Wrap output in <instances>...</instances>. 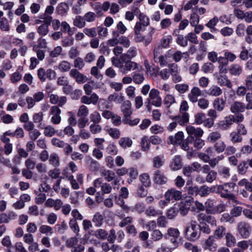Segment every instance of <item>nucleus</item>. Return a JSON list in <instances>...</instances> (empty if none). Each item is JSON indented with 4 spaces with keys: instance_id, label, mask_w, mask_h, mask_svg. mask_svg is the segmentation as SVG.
Returning <instances> with one entry per match:
<instances>
[{
    "instance_id": "obj_1",
    "label": "nucleus",
    "mask_w": 252,
    "mask_h": 252,
    "mask_svg": "<svg viewBox=\"0 0 252 252\" xmlns=\"http://www.w3.org/2000/svg\"><path fill=\"white\" fill-rule=\"evenodd\" d=\"M130 60L125 59V61H122L120 57H113L112 58V63L113 65L119 68L120 71L123 74H126L131 70L142 69L141 66H139L136 63Z\"/></svg>"
},
{
    "instance_id": "obj_2",
    "label": "nucleus",
    "mask_w": 252,
    "mask_h": 252,
    "mask_svg": "<svg viewBox=\"0 0 252 252\" xmlns=\"http://www.w3.org/2000/svg\"><path fill=\"white\" fill-rule=\"evenodd\" d=\"M164 200L159 202V205L161 208H164L170 203H173L176 201H179L182 197V192L175 188L168 189L164 195Z\"/></svg>"
},
{
    "instance_id": "obj_3",
    "label": "nucleus",
    "mask_w": 252,
    "mask_h": 252,
    "mask_svg": "<svg viewBox=\"0 0 252 252\" xmlns=\"http://www.w3.org/2000/svg\"><path fill=\"white\" fill-rule=\"evenodd\" d=\"M39 18L43 19L44 21L37 28V32L41 36H45L49 32V27L52 22V17L51 16H45L44 15H40Z\"/></svg>"
},
{
    "instance_id": "obj_4",
    "label": "nucleus",
    "mask_w": 252,
    "mask_h": 252,
    "mask_svg": "<svg viewBox=\"0 0 252 252\" xmlns=\"http://www.w3.org/2000/svg\"><path fill=\"white\" fill-rule=\"evenodd\" d=\"M186 237L190 241H195L200 236L199 227L192 224L190 226L187 227L185 231Z\"/></svg>"
},
{
    "instance_id": "obj_5",
    "label": "nucleus",
    "mask_w": 252,
    "mask_h": 252,
    "mask_svg": "<svg viewBox=\"0 0 252 252\" xmlns=\"http://www.w3.org/2000/svg\"><path fill=\"white\" fill-rule=\"evenodd\" d=\"M235 16L239 20H244L247 23H252V11L245 12L241 9H236Z\"/></svg>"
},
{
    "instance_id": "obj_6",
    "label": "nucleus",
    "mask_w": 252,
    "mask_h": 252,
    "mask_svg": "<svg viewBox=\"0 0 252 252\" xmlns=\"http://www.w3.org/2000/svg\"><path fill=\"white\" fill-rule=\"evenodd\" d=\"M61 109L57 106H53L50 109L49 114L51 116V122L54 125H58L61 122Z\"/></svg>"
},
{
    "instance_id": "obj_7",
    "label": "nucleus",
    "mask_w": 252,
    "mask_h": 252,
    "mask_svg": "<svg viewBox=\"0 0 252 252\" xmlns=\"http://www.w3.org/2000/svg\"><path fill=\"white\" fill-rule=\"evenodd\" d=\"M237 228L240 235L243 238L245 239L249 237L251 228L248 223L245 221L239 222Z\"/></svg>"
},
{
    "instance_id": "obj_8",
    "label": "nucleus",
    "mask_w": 252,
    "mask_h": 252,
    "mask_svg": "<svg viewBox=\"0 0 252 252\" xmlns=\"http://www.w3.org/2000/svg\"><path fill=\"white\" fill-rule=\"evenodd\" d=\"M186 129L188 134L191 138L201 137L204 133L202 128L200 127H195L191 125L187 126Z\"/></svg>"
},
{
    "instance_id": "obj_9",
    "label": "nucleus",
    "mask_w": 252,
    "mask_h": 252,
    "mask_svg": "<svg viewBox=\"0 0 252 252\" xmlns=\"http://www.w3.org/2000/svg\"><path fill=\"white\" fill-rule=\"evenodd\" d=\"M234 123V116L229 115L224 117L223 120L220 121L218 125L222 130H227Z\"/></svg>"
},
{
    "instance_id": "obj_10",
    "label": "nucleus",
    "mask_w": 252,
    "mask_h": 252,
    "mask_svg": "<svg viewBox=\"0 0 252 252\" xmlns=\"http://www.w3.org/2000/svg\"><path fill=\"white\" fill-rule=\"evenodd\" d=\"M69 75L73 78L76 82L79 84H83L87 81L86 76L80 73L76 69H72L69 72Z\"/></svg>"
},
{
    "instance_id": "obj_11",
    "label": "nucleus",
    "mask_w": 252,
    "mask_h": 252,
    "mask_svg": "<svg viewBox=\"0 0 252 252\" xmlns=\"http://www.w3.org/2000/svg\"><path fill=\"white\" fill-rule=\"evenodd\" d=\"M121 111L124 115V119L130 117L132 114L131 103L129 100L124 101L121 106Z\"/></svg>"
},
{
    "instance_id": "obj_12",
    "label": "nucleus",
    "mask_w": 252,
    "mask_h": 252,
    "mask_svg": "<svg viewBox=\"0 0 252 252\" xmlns=\"http://www.w3.org/2000/svg\"><path fill=\"white\" fill-rule=\"evenodd\" d=\"M201 95V90L197 87H193L188 94V98L190 102L195 103L197 101L198 97Z\"/></svg>"
},
{
    "instance_id": "obj_13",
    "label": "nucleus",
    "mask_w": 252,
    "mask_h": 252,
    "mask_svg": "<svg viewBox=\"0 0 252 252\" xmlns=\"http://www.w3.org/2000/svg\"><path fill=\"white\" fill-rule=\"evenodd\" d=\"M193 202L192 198L181 202L179 204V210L181 214L183 215H186L189 210L190 207Z\"/></svg>"
},
{
    "instance_id": "obj_14",
    "label": "nucleus",
    "mask_w": 252,
    "mask_h": 252,
    "mask_svg": "<svg viewBox=\"0 0 252 252\" xmlns=\"http://www.w3.org/2000/svg\"><path fill=\"white\" fill-rule=\"evenodd\" d=\"M216 237L215 236H210L205 241L203 247L205 249H208L211 251H215L217 249V244L215 243Z\"/></svg>"
},
{
    "instance_id": "obj_15",
    "label": "nucleus",
    "mask_w": 252,
    "mask_h": 252,
    "mask_svg": "<svg viewBox=\"0 0 252 252\" xmlns=\"http://www.w3.org/2000/svg\"><path fill=\"white\" fill-rule=\"evenodd\" d=\"M137 55V50L135 47H131L127 50L126 53L122 54L120 56L121 59L122 61H125V59L131 60L135 57Z\"/></svg>"
},
{
    "instance_id": "obj_16",
    "label": "nucleus",
    "mask_w": 252,
    "mask_h": 252,
    "mask_svg": "<svg viewBox=\"0 0 252 252\" xmlns=\"http://www.w3.org/2000/svg\"><path fill=\"white\" fill-rule=\"evenodd\" d=\"M153 179L154 182L159 185L164 184L167 182V178L159 170L154 172Z\"/></svg>"
},
{
    "instance_id": "obj_17",
    "label": "nucleus",
    "mask_w": 252,
    "mask_h": 252,
    "mask_svg": "<svg viewBox=\"0 0 252 252\" xmlns=\"http://www.w3.org/2000/svg\"><path fill=\"white\" fill-rule=\"evenodd\" d=\"M245 109V104L239 101H235L230 107V111L233 113L243 112Z\"/></svg>"
},
{
    "instance_id": "obj_18",
    "label": "nucleus",
    "mask_w": 252,
    "mask_h": 252,
    "mask_svg": "<svg viewBox=\"0 0 252 252\" xmlns=\"http://www.w3.org/2000/svg\"><path fill=\"white\" fill-rule=\"evenodd\" d=\"M144 65L146 69L147 73L152 76L157 77L158 76L159 67L158 66H150L149 64L148 61L145 60L144 61Z\"/></svg>"
},
{
    "instance_id": "obj_19",
    "label": "nucleus",
    "mask_w": 252,
    "mask_h": 252,
    "mask_svg": "<svg viewBox=\"0 0 252 252\" xmlns=\"http://www.w3.org/2000/svg\"><path fill=\"white\" fill-rule=\"evenodd\" d=\"M213 105L218 111H222L225 108V101L222 98L217 97L214 100Z\"/></svg>"
},
{
    "instance_id": "obj_20",
    "label": "nucleus",
    "mask_w": 252,
    "mask_h": 252,
    "mask_svg": "<svg viewBox=\"0 0 252 252\" xmlns=\"http://www.w3.org/2000/svg\"><path fill=\"white\" fill-rule=\"evenodd\" d=\"M217 83L221 86H226L228 88L232 87L231 81L227 78L226 75H220L217 78Z\"/></svg>"
},
{
    "instance_id": "obj_21",
    "label": "nucleus",
    "mask_w": 252,
    "mask_h": 252,
    "mask_svg": "<svg viewBox=\"0 0 252 252\" xmlns=\"http://www.w3.org/2000/svg\"><path fill=\"white\" fill-rule=\"evenodd\" d=\"M170 167L172 170L174 171L178 170L181 168V158L180 156H176L174 157L170 164Z\"/></svg>"
},
{
    "instance_id": "obj_22",
    "label": "nucleus",
    "mask_w": 252,
    "mask_h": 252,
    "mask_svg": "<svg viewBox=\"0 0 252 252\" xmlns=\"http://www.w3.org/2000/svg\"><path fill=\"white\" fill-rule=\"evenodd\" d=\"M124 96L122 94L114 93L108 97V100L110 102H115L116 103H121L124 100Z\"/></svg>"
},
{
    "instance_id": "obj_23",
    "label": "nucleus",
    "mask_w": 252,
    "mask_h": 252,
    "mask_svg": "<svg viewBox=\"0 0 252 252\" xmlns=\"http://www.w3.org/2000/svg\"><path fill=\"white\" fill-rule=\"evenodd\" d=\"M155 30L154 28L151 27L149 33L146 35H143L141 42H142L145 46L148 45L152 42L153 34L155 32Z\"/></svg>"
},
{
    "instance_id": "obj_24",
    "label": "nucleus",
    "mask_w": 252,
    "mask_h": 252,
    "mask_svg": "<svg viewBox=\"0 0 252 252\" xmlns=\"http://www.w3.org/2000/svg\"><path fill=\"white\" fill-rule=\"evenodd\" d=\"M222 93V90L219 87L216 85L210 87L207 92V94L212 96H219Z\"/></svg>"
},
{
    "instance_id": "obj_25",
    "label": "nucleus",
    "mask_w": 252,
    "mask_h": 252,
    "mask_svg": "<svg viewBox=\"0 0 252 252\" xmlns=\"http://www.w3.org/2000/svg\"><path fill=\"white\" fill-rule=\"evenodd\" d=\"M146 214L150 217H158V220L163 218L162 213L160 210H156L153 207H149L146 210Z\"/></svg>"
},
{
    "instance_id": "obj_26",
    "label": "nucleus",
    "mask_w": 252,
    "mask_h": 252,
    "mask_svg": "<svg viewBox=\"0 0 252 252\" xmlns=\"http://www.w3.org/2000/svg\"><path fill=\"white\" fill-rule=\"evenodd\" d=\"M87 2L86 0H78L76 4L72 8V12L74 14H79L82 12L81 6L85 5Z\"/></svg>"
},
{
    "instance_id": "obj_27",
    "label": "nucleus",
    "mask_w": 252,
    "mask_h": 252,
    "mask_svg": "<svg viewBox=\"0 0 252 252\" xmlns=\"http://www.w3.org/2000/svg\"><path fill=\"white\" fill-rule=\"evenodd\" d=\"M63 174L64 175L66 179H67L68 181H70V184L73 189H79V184L76 182V181L74 179V176L72 175L68 174L67 173H66L65 170L63 171Z\"/></svg>"
},
{
    "instance_id": "obj_28",
    "label": "nucleus",
    "mask_w": 252,
    "mask_h": 252,
    "mask_svg": "<svg viewBox=\"0 0 252 252\" xmlns=\"http://www.w3.org/2000/svg\"><path fill=\"white\" fill-rule=\"evenodd\" d=\"M229 72L232 75L238 76L242 72V67L238 64H233L230 66Z\"/></svg>"
},
{
    "instance_id": "obj_29",
    "label": "nucleus",
    "mask_w": 252,
    "mask_h": 252,
    "mask_svg": "<svg viewBox=\"0 0 252 252\" xmlns=\"http://www.w3.org/2000/svg\"><path fill=\"white\" fill-rule=\"evenodd\" d=\"M71 68V64L66 61H63L59 63L57 68L61 72H66L68 71Z\"/></svg>"
},
{
    "instance_id": "obj_30",
    "label": "nucleus",
    "mask_w": 252,
    "mask_h": 252,
    "mask_svg": "<svg viewBox=\"0 0 252 252\" xmlns=\"http://www.w3.org/2000/svg\"><path fill=\"white\" fill-rule=\"evenodd\" d=\"M153 162L154 167L159 168L162 166L164 163V156L160 155L156 156L153 159Z\"/></svg>"
},
{
    "instance_id": "obj_31",
    "label": "nucleus",
    "mask_w": 252,
    "mask_h": 252,
    "mask_svg": "<svg viewBox=\"0 0 252 252\" xmlns=\"http://www.w3.org/2000/svg\"><path fill=\"white\" fill-rule=\"evenodd\" d=\"M219 22V18L217 16H215L211 19L206 24L205 26L210 29L211 32H215L217 29L215 26Z\"/></svg>"
},
{
    "instance_id": "obj_32",
    "label": "nucleus",
    "mask_w": 252,
    "mask_h": 252,
    "mask_svg": "<svg viewBox=\"0 0 252 252\" xmlns=\"http://www.w3.org/2000/svg\"><path fill=\"white\" fill-rule=\"evenodd\" d=\"M101 175L108 182L112 181L114 179L115 177V173L113 171L109 170H104L102 171Z\"/></svg>"
},
{
    "instance_id": "obj_33",
    "label": "nucleus",
    "mask_w": 252,
    "mask_h": 252,
    "mask_svg": "<svg viewBox=\"0 0 252 252\" xmlns=\"http://www.w3.org/2000/svg\"><path fill=\"white\" fill-rule=\"evenodd\" d=\"M119 144L122 148L126 149L131 146L132 141L128 137H122L120 139Z\"/></svg>"
},
{
    "instance_id": "obj_34",
    "label": "nucleus",
    "mask_w": 252,
    "mask_h": 252,
    "mask_svg": "<svg viewBox=\"0 0 252 252\" xmlns=\"http://www.w3.org/2000/svg\"><path fill=\"white\" fill-rule=\"evenodd\" d=\"M110 136L113 139H118L121 135L120 130L116 128H107L105 129Z\"/></svg>"
},
{
    "instance_id": "obj_35",
    "label": "nucleus",
    "mask_w": 252,
    "mask_h": 252,
    "mask_svg": "<svg viewBox=\"0 0 252 252\" xmlns=\"http://www.w3.org/2000/svg\"><path fill=\"white\" fill-rule=\"evenodd\" d=\"M73 25L78 28H82L84 27L86 25L84 18L80 16H76L73 20Z\"/></svg>"
},
{
    "instance_id": "obj_36",
    "label": "nucleus",
    "mask_w": 252,
    "mask_h": 252,
    "mask_svg": "<svg viewBox=\"0 0 252 252\" xmlns=\"http://www.w3.org/2000/svg\"><path fill=\"white\" fill-rule=\"evenodd\" d=\"M218 63V68L219 69L220 73H226L227 72L226 67L228 65V63H226L225 59H223V58H220Z\"/></svg>"
},
{
    "instance_id": "obj_37",
    "label": "nucleus",
    "mask_w": 252,
    "mask_h": 252,
    "mask_svg": "<svg viewBox=\"0 0 252 252\" xmlns=\"http://www.w3.org/2000/svg\"><path fill=\"white\" fill-rule=\"evenodd\" d=\"M167 58L168 56L166 55H160L154 59V60L155 62L156 63H158L160 66L163 67L166 66L168 64Z\"/></svg>"
},
{
    "instance_id": "obj_38",
    "label": "nucleus",
    "mask_w": 252,
    "mask_h": 252,
    "mask_svg": "<svg viewBox=\"0 0 252 252\" xmlns=\"http://www.w3.org/2000/svg\"><path fill=\"white\" fill-rule=\"evenodd\" d=\"M183 55H186L185 58L188 59L189 54L187 52L182 53L180 51H177L173 54L172 57L175 62H179L181 60Z\"/></svg>"
},
{
    "instance_id": "obj_39",
    "label": "nucleus",
    "mask_w": 252,
    "mask_h": 252,
    "mask_svg": "<svg viewBox=\"0 0 252 252\" xmlns=\"http://www.w3.org/2000/svg\"><path fill=\"white\" fill-rule=\"evenodd\" d=\"M214 148L217 153H221L225 151L226 145L224 142L220 140L214 144Z\"/></svg>"
},
{
    "instance_id": "obj_40",
    "label": "nucleus",
    "mask_w": 252,
    "mask_h": 252,
    "mask_svg": "<svg viewBox=\"0 0 252 252\" xmlns=\"http://www.w3.org/2000/svg\"><path fill=\"white\" fill-rule=\"evenodd\" d=\"M141 145L143 151L147 152L150 149V142L147 136H144L141 138Z\"/></svg>"
},
{
    "instance_id": "obj_41",
    "label": "nucleus",
    "mask_w": 252,
    "mask_h": 252,
    "mask_svg": "<svg viewBox=\"0 0 252 252\" xmlns=\"http://www.w3.org/2000/svg\"><path fill=\"white\" fill-rule=\"evenodd\" d=\"M49 162L54 167H58L60 165V159L58 155L56 153L51 154L49 159Z\"/></svg>"
},
{
    "instance_id": "obj_42",
    "label": "nucleus",
    "mask_w": 252,
    "mask_h": 252,
    "mask_svg": "<svg viewBox=\"0 0 252 252\" xmlns=\"http://www.w3.org/2000/svg\"><path fill=\"white\" fill-rule=\"evenodd\" d=\"M139 179L143 186L146 187L150 186L151 182L150 176L147 173H143L139 176Z\"/></svg>"
},
{
    "instance_id": "obj_43",
    "label": "nucleus",
    "mask_w": 252,
    "mask_h": 252,
    "mask_svg": "<svg viewBox=\"0 0 252 252\" xmlns=\"http://www.w3.org/2000/svg\"><path fill=\"white\" fill-rule=\"evenodd\" d=\"M176 102L174 95L170 94H166L164 98L163 103L167 107H169L172 104Z\"/></svg>"
},
{
    "instance_id": "obj_44",
    "label": "nucleus",
    "mask_w": 252,
    "mask_h": 252,
    "mask_svg": "<svg viewBox=\"0 0 252 252\" xmlns=\"http://www.w3.org/2000/svg\"><path fill=\"white\" fill-rule=\"evenodd\" d=\"M172 39V36L170 35L163 36L160 40V46L162 48H168Z\"/></svg>"
},
{
    "instance_id": "obj_45",
    "label": "nucleus",
    "mask_w": 252,
    "mask_h": 252,
    "mask_svg": "<svg viewBox=\"0 0 252 252\" xmlns=\"http://www.w3.org/2000/svg\"><path fill=\"white\" fill-rule=\"evenodd\" d=\"M68 9V6L66 3L62 2L58 5L57 7V11L58 14L63 15L67 13Z\"/></svg>"
},
{
    "instance_id": "obj_46",
    "label": "nucleus",
    "mask_w": 252,
    "mask_h": 252,
    "mask_svg": "<svg viewBox=\"0 0 252 252\" xmlns=\"http://www.w3.org/2000/svg\"><path fill=\"white\" fill-rule=\"evenodd\" d=\"M218 172L219 175L225 179L228 178L230 176V169L227 167H220L218 170Z\"/></svg>"
},
{
    "instance_id": "obj_47",
    "label": "nucleus",
    "mask_w": 252,
    "mask_h": 252,
    "mask_svg": "<svg viewBox=\"0 0 252 252\" xmlns=\"http://www.w3.org/2000/svg\"><path fill=\"white\" fill-rule=\"evenodd\" d=\"M214 202L213 200L208 199L205 203L204 207L208 212L213 214L215 212V209L214 207Z\"/></svg>"
},
{
    "instance_id": "obj_48",
    "label": "nucleus",
    "mask_w": 252,
    "mask_h": 252,
    "mask_svg": "<svg viewBox=\"0 0 252 252\" xmlns=\"http://www.w3.org/2000/svg\"><path fill=\"white\" fill-rule=\"evenodd\" d=\"M223 58L225 59L226 63H228V62H233L237 58V56L234 53L230 51H225L224 53V57Z\"/></svg>"
},
{
    "instance_id": "obj_49",
    "label": "nucleus",
    "mask_w": 252,
    "mask_h": 252,
    "mask_svg": "<svg viewBox=\"0 0 252 252\" xmlns=\"http://www.w3.org/2000/svg\"><path fill=\"white\" fill-rule=\"evenodd\" d=\"M208 59L212 63L219 62L220 58H223V57H218V54L215 51H211L208 53Z\"/></svg>"
},
{
    "instance_id": "obj_50",
    "label": "nucleus",
    "mask_w": 252,
    "mask_h": 252,
    "mask_svg": "<svg viewBox=\"0 0 252 252\" xmlns=\"http://www.w3.org/2000/svg\"><path fill=\"white\" fill-rule=\"evenodd\" d=\"M90 120L93 124H98L101 120L100 114L97 111H94L90 114Z\"/></svg>"
},
{
    "instance_id": "obj_51",
    "label": "nucleus",
    "mask_w": 252,
    "mask_h": 252,
    "mask_svg": "<svg viewBox=\"0 0 252 252\" xmlns=\"http://www.w3.org/2000/svg\"><path fill=\"white\" fill-rule=\"evenodd\" d=\"M200 21V17L198 14L195 12H192L190 15L189 18V23L190 26L192 27V26L196 25L197 24H199Z\"/></svg>"
},
{
    "instance_id": "obj_52",
    "label": "nucleus",
    "mask_w": 252,
    "mask_h": 252,
    "mask_svg": "<svg viewBox=\"0 0 252 252\" xmlns=\"http://www.w3.org/2000/svg\"><path fill=\"white\" fill-rule=\"evenodd\" d=\"M197 105L202 109H206L209 106V101L205 98H201L197 99Z\"/></svg>"
},
{
    "instance_id": "obj_53",
    "label": "nucleus",
    "mask_w": 252,
    "mask_h": 252,
    "mask_svg": "<svg viewBox=\"0 0 252 252\" xmlns=\"http://www.w3.org/2000/svg\"><path fill=\"white\" fill-rule=\"evenodd\" d=\"M175 89L180 94H184L189 90V86L187 84H178L175 86Z\"/></svg>"
},
{
    "instance_id": "obj_54",
    "label": "nucleus",
    "mask_w": 252,
    "mask_h": 252,
    "mask_svg": "<svg viewBox=\"0 0 252 252\" xmlns=\"http://www.w3.org/2000/svg\"><path fill=\"white\" fill-rule=\"evenodd\" d=\"M0 29L3 31H8L9 30L8 21L5 17L0 18Z\"/></svg>"
},
{
    "instance_id": "obj_55",
    "label": "nucleus",
    "mask_w": 252,
    "mask_h": 252,
    "mask_svg": "<svg viewBox=\"0 0 252 252\" xmlns=\"http://www.w3.org/2000/svg\"><path fill=\"white\" fill-rule=\"evenodd\" d=\"M89 114V109L87 106L82 105L80 106L78 113L77 116L81 117H86Z\"/></svg>"
},
{
    "instance_id": "obj_56",
    "label": "nucleus",
    "mask_w": 252,
    "mask_h": 252,
    "mask_svg": "<svg viewBox=\"0 0 252 252\" xmlns=\"http://www.w3.org/2000/svg\"><path fill=\"white\" fill-rule=\"evenodd\" d=\"M176 43L182 47H186L188 45L187 37L183 35H178L176 39Z\"/></svg>"
},
{
    "instance_id": "obj_57",
    "label": "nucleus",
    "mask_w": 252,
    "mask_h": 252,
    "mask_svg": "<svg viewBox=\"0 0 252 252\" xmlns=\"http://www.w3.org/2000/svg\"><path fill=\"white\" fill-rule=\"evenodd\" d=\"M217 173L214 170L210 171L205 177L206 181L208 183H212L217 178Z\"/></svg>"
},
{
    "instance_id": "obj_58",
    "label": "nucleus",
    "mask_w": 252,
    "mask_h": 252,
    "mask_svg": "<svg viewBox=\"0 0 252 252\" xmlns=\"http://www.w3.org/2000/svg\"><path fill=\"white\" fill-rule=\"evenodd\" d=\"M56 133L55 129L51 126H47L44 127V134L47 137H52Z\"/></svg>"
},
{
    "instance_id": "obj_59",
    "label": "nucleus",
    "mask_w": 252,
    "mask_h": 252,
    "mask_svg": "<svg viewBox=\"0 0 252 252\" xmlns=\"http://www.w3.org/2000/svg\"><path fill=\"white\" fill-rule=\"evenodd\" d=\"M205 119V115L203 113H198L194 116V122L196 124L200 125L203 124Z\"/></svg>"
},
{
    "instance_id": "obj_60",
    "label": "nucleus",
    "mask_w": 252,
    "mask_h": 252,
    "mask_svg": "<svg viewBox=\"0 0 252 252\" xmlns=\"http://www.w3.org/2000/svg\"><path fill=\"white\" fill-rule=\"evenodd\" d=\"M168 70L170 73V75H172L174 74L180 73V69L177 64L175 63H172L168 64Z\"/></svg>"
},
{
    "instance_id": "obj_61",
    "label": "nucleus",
    "mask_w": 252,
    "mask_h": 252,
    "mask_svg": "<svg viewBox=\"0 0 252 252\" xmlns=\"http://www.w3.org/2000/svg\"><path fill=\"white\" fill-rule=\"evenodd\" d=\"M158 76L163 80H167L170 77V73L167 68L159 69Z\"/></svg>"
},
{
    "instance_id": "obj_62",
    "label": "nucleus",
    "mask_w": 252,
    "mask_h": 252,
    "mask_svg": "<svg viewBox=\"0 0 252 252\" xmlns=\"http://www.w3.org/2000/svg\"><path fill=\"white\" fill-rule=\"evenodd\" d=\"M220 137L221 134L220 132L217 131L212 132L208 135V140L211 142H214Z\"/></svg>"
},
{
    "instance_id": "obj_63",
    "label": "nucleus",
    "mask_w": 252,
    "mask_h": 252,
    "mask_svg": "<svg viewBox=\"0 0 252 252\" xmlns=\"http://www.w3.org/2000/svg\"><path fill=\"white\" fill-rule=\"evenodd\" d=\"M237 246L243 251L246 250L250 246H252V239L239 242L238 243Z\"/></svg>"
},
{
    "instance_id": "obj_64",
    "label": "nucleus",
    "mask_w": 252,
    "mask_h": 252,
    "mask_svg": "<svg viewBox=\"0 0 252 252\" xmlns=\"http://www.w3.org/2000/svg\"><path fill=\"white\" fill-rule=\"evenodd\" d=\"M246 101L247 104L245 105L246 109H252V94L249 93L246 94Z\"/></svg>"
}]
</instances>
